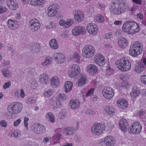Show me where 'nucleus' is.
<instances>
[{"mask_svg": "<svg viewBox=\"0 0 146 146\" xmlns=\"http://www.w3.org/2000/svg\"><path fill=\"white\" fill-rule=\"evenodd\" d=\"M11 82L10 81H9L5 83L3 86V88L4 89H5L7 88H8L11 85Z\"/></svg>", "mask_w": 146, "mask_h": 146, "instance_id": "obj_53", "label": "nucleus"}, {"mask_svg": "<svg viewBox=\"0 0 146 146\" xmlns=\"http://www.w3.org/2000/svg\"><path fill=\"white\" fill-rule=\"evenodd\" d=\"M7 10L6 8L3 6L0 5V14L6 12Z\"/></svg>", "mask_w": 146, "mask_h": 146, "instance_id": "obj_52", "label": "nucleus"}, {"mask_svg": "<svg viewBox=\"0 0 146 146\" xmlns=\"http://www.w3.org/2000/svg\"><path fill=\"white\" fill-rule=\"evenodd\" d=\"M52 94V92L48 90L44 92V94L46 97H48Z\"/></svg>", "mask_w": 146, "mask_h": 146, "instance_id": "obj_54", "label": "nucleus"}, {"mask_svg": "<svg viewBox=\"0 0 146 146\" xmlns=\"http://www.w3.org/2000/svg\"><path fill=\"white\" fill-rule=\"evenodd\" d=\"M75 19L79 22L82 21L84 16L83 13L80 11H76L74 15Z\"/></svg>", "mask_w": 146, "mask_h": 146, "instance_id": "obj_23", "label": "nucleus"}, {"mask_svg": "<svg viewBox=\"0 0 146 146\" xmlns=\"http://www.w3.org/2000/svg\"><path fill=\"white\" fill-rule=\"evenodd\" d=\"M59 81L60 79L58 77H53L52 79L51 83L53 86L56 87L59 85Z\"/></svg>", "mask_w": 146, "mask_h": 146, "instance_id": "obj_32", "label": "nucleus"}, {"mask_svg": "<svg viewBox=\"0 0 146 146\" xmlns=\"http://www.w3.org/2000/svg\"><path fill=\"white\" fill-rule=\"evenodd\" d=\"M40 49V47L38 44H35L32 46L31 50L33 52L37 53L39 52Z\"/></svg>", "mask_w": 146, "mask_h": 146, "instance_id": "obj_35", "label": "nucleus"}, {"mask_svg": "<svg viewBox=\"0 0 146 146\" xmlns=\"http://www.w3.org/2000/svg\"><path fill=\"white\" fill-rule=\"evenodd\" d=\"M35 102V100L33 98H31L28 99L27 103L29 104H34Z\"/></svg>", "mask_w": 146, "mask_h": 146, "instance_id": "obj_56", "label": "nucleus"}, {"mask_svg": "<svg viewBox=\"0 0 146 146\" xmlns=\"http://www.w3.org/2000/svg\"><path fill=\"white\" fill-rule=\"evenodd\" d=\"M73 35L75 36H77L80 34L84 35L86 32L84 28L82 26H78L75 27L72 30Z\"/></svg>", "mask_w": 146, "mask_h": 146, "instance_id": "obj_13", "label": "nucleus"}, {"mask_svg": "<svg viewBox=\"0 0 146 146\" xmlns=\"http://www.w3.org/2000/svg\"><path fill=\"white\" fill-rule=\"evenodd\" d=\"M88 31L90 34L92 35H96L98 31V27L96 24L94 23L89 24L86 27Z\"/></svg>", "mask_w": 146, "mask_h": 146, "instance_id": "obj_12", "label": "nucleus"}, {"mask_svg": "<svg viewBox=\"0 0 146 146\" xmlns=\"http://www.w3.org/2000/svg\"><path fill=\"white\" fill-rule=\"evenodd\" d=\"M63 130V133L66 135H72L74 134L75 132L74 128L70 127L64 128Z\"/></svg>", "mask_w": 146, "mask_h": 146, "instance_id": "obj_22", "label": "nucleus"}, {"mask_svg": "<svg viewBox=\"0 0 146 146\" xmlns=\"http://www.w3.org/2000/svg\"><path fill=\"white\" fill-rule=\"evenodd\" d=\"M97 22L99 23H103L104 21V16L102 15H99L98 16L96 19Z\"/></svg>", "mask_w": 146, "mask_h": 146, "instance_id": "obj_47", "label": "nucleus"}, {"mask_svg": "<svg viewBox=\"0 0 146 146\" xmlns=\"http://www.w3.org/2000/svg\"><path fill=\"white\" fill-rule=\"evenodd\" d=\"M141 80L142 83L146 85V75H143L141 76Z\"/></svg>", "mask_w": 146, "mask_h": 146, "instance_id": "obj_55", "label": "nucleus"}, {"mask_svg": "<svg viewBox=\"0 0 146 146\" xmlns=\"http://www.w3.org/2000/svg\"><path fill=\"white\" fill-rule=\"evenodd\" d=\"M56 108H60L62 106V105L60 103V100H57L56 102Z\"/></svg>", "mask_w": 146, "mask_h": 146, "instance_id": "obj_61", "label": "nucleus"}, {"mask_svg": "<svg viewBox=\"0 0 146 146\" xmlns=\"http://www.w3.org/2000/svg\"><path fill=\"white\" fill-rule=\"evenodd\" d=\"M58 98L60 100L64 101L67 99V97L64 94H60L58 96Z\"/></svg>", "mask_w": 146, "mask_h": 146, "instance_id": "obj_48", "label": "nucleus"}, {"mask_svg": "<svg viewBox=\"0 0 146 146\" xmlns=\"http://www.w3.org/2000/svg\"><path fill=\"white\" fill-rule=\"evenodd\" d=\"M119 125L121 130L125 132L128 130L130 133L139 134L142 129V126L139 122H134L131 126L129 127L127 121L123 118L120 120Z\"/></svg>", "mask_w": 146, "mask_h": 146, "instance_id": "obj_1", "label": "nucleus"}, {"mask_svg": "<svg viewBox=\"0 0 146 146\" xmlns=\"http://www.w3.org/2000/svg\"><path fill=\"white\" fill-rule=\"evenodd\" d=\"M94 88H92L88 90L87 92L86 93L85 96L88 97L93 94L94 92Z\"/></svg>", "mask_w": 146, "mask_h": 146, "instance_id": "obj_49", "label": "nucleus"}, {"mask_svg": "<svg viewBox=\"0 0 146 146\" xmlns=\"http://www.w3.org/2000/svg\"><path fill=\"white\" fill-rule=\"evenodd\" d=\"M123 30L125 32L129 33V34H133L134 33L139 32V26L138 24L134 21H127L123 25Z\"/></svg>", "mask_w": 146, "mask_h": 146, "instance_id": "obj_4", "label": "nucleus"}, {"mask_svg": "<svg viewBox=\"0 0 146 146\" xmlns=\"http://www.w3.org/2000/svg\"><path fill=\"white\" fill-rule=\"evenodd\" d=\"M70 69L72 70L75 71L78 74L79 73L80 68L79 66L77 64H73L71 66Z\"/></svg>", "mask_w": 146, "mask_h": 146, "instance_id": "obj_41", "label": "nucleus"}, {"mask_svg": "<svg viewBox=\"0 0 146 146\" xmlns=\"http://www.w3.org/2000/svg\"><path fill=\"white\" fill-rule=\"evenodd\" d=\"M46 116L49 118L50 121L52 123H54L55 122V120L54 118V115L51 112L48 113Z\"/></svg>", "mask_w": 146, "mask_h": 146, "instance_id": "obj_40", "label": "nucleus"}, {"mask_svg": "<svg viewBox=\"0 0 146 146\" xmlns=\"http://www.w3.org/2000/svg\"><path fill=\"white\" fill-rule=\"evenodd\" d=\"M102 93L104 97L108 99H111L114 94V92L112 88L106 87L102 90Z\"/></svg>", "mask_w": 146, "mask_h": 146, "instance_id": "obj_9", "label": "nucleus"}, {"mask_svg": "<svg viewBox=\"0 0 146 146\" xmlns=\"http://www.w3.org/2000/svg\"><path fill=\"white\" fill-rule=\"evenodd\" d=\"M73 59H76V62L77 63H79L80 61V56L79 54L78 53H75L72 56Z\"/></svg>", "mask_w": 146, "mask_h": 146, "instance_id": "obj_42", "label": "nucleus"}, {"mask_svg": "<svg viewBox=\"0 0 146 146\" xmlns=\"http://www.w3.org/2000/svg\"><path fill=\"white\" fill-rule=\"evenodd\" d=\"M117 104L118 106L123 109H126L128 106L127 102L126 101L123 100L117 101Z\"/></svg>", "mask_w": 146, "mask_h": 146, "instance_id": "obj_25", "label": "nucleus"}, {"mask_svg": "<svg viewBox=\"0 0 146 146\" xmlns=\"http://www.w3.org/2000/svg\"><path fill=\"white\" fill-rule=\"evenodd\" d=\"M60 36L62 37L66 38L68 36V33L67 31H64L61 34Z\"/></svg>", "mask_w": 146, "mask_h": 146, "instance_id": "obj_58", "label": "nucleus"}, {"mask_svg": "<svg viewBox=\"0 0 146 146\" xmlns=\"http://www.w3.org/2000/svg\"><path fill=\"white\" fill-rule=\"evenodd\" d=\"M132 1L136 4L139 5L142 4V0H132Z\"/></svg>", "mask_w": 146, "mask_h": 146, "instance_id": "obj_62", "label": "nucleus"}, {"mask_svg": "<svg viewBox=\"0 0 146 146\" xmlns=\"http://www.w3.org/2000/svg\"><path fill=\"white\" fill-rule=\"evenodd\" d=\"M48 14L50 17H53L54 16L57 12L56 9L52 8L50 6L48 8Z\"/></svg>", "mask_w": 146, "mask_h": 146, "instance_id": "obj_31", "label": "nucleus"}, {"mask_svg": "<svg viewBox=\"0 0 146 146\" xmlns=\"http://www.w3.org/2000/svg\"><path fill=\"white\" fill-rule=\"evenodd\" d=\"M54 59L58 64L64 62L66 60L65 55L61 53H56L53 55Z\"/></svg>", "mask_w": 146, "mask_h": 146, "instance_id": "obj_11", "label": "nucleus"}, {"mask_svg": "<svg viewBox=\"0 0 146 146\" xmlns=\"http://www.w3.org/2000/svg\"><path fill=\"white\" fill-rule=\"evenodd\" d=\"M62 135L57 133L56 134L54 135L52 137V139L54 141V143H58L60 141V139L61 138Z\"/></svg>", "mask_w": 146, "mask_h": 146, "instance_id": "obj_34", "label": "nucleus"}, {"mask_svg": "<svg viewBox=\"0 0 146 146\" xmlns=\"http://www.w3.org/2000/svg\"><path fill=\"white\" fill-rule=\"evenodd\" d=\"M29 120V118L27 117H24V126L27 129H28V123L27 122Z\"/></svg>", "mask_w": 146, "mask_h": 146, "instance_id": "obj_51", "label": "nucleus"}, {"mask_svg": "<svg viewBox=\"0 0 146 146\" xmlns=\"http://www.w3.org/2000/svg\"><path fill=\"white\" fill-rule=\"evenodd\" d=\"M74 23V21L72 19H69L65 23L64 25L65 28H66L69 27Z\"/></svg>", "mask_w": 146, "mask_h": 146, "instance_id": "obj_45", "label": "nucleus"}, {"mask_svg": "<svg viewBox=\"0 0 146 146\" xmlns=\"http://www.w3.org/2000/svg\"><path fill=\"white\" fill-rule=\"evenodd\" d=\"M65 22L63 19L60 20L59 21V24L61 26H63L64 28H65L64 25H65Z\"/></svg>", "mask_w": 146, "mask_h": 146, "instance_id": "obj_63", "label": "nucleus"}, {"mask_svg": "<svg viewBox=\"0 0 146 146\" xmlns=\"http://www.w3.org/2000/svg\"><path fill=\"white\" fill-rule=\"evenodd\" d=\"M38 124H34L31 127V130L34 133L38 134Z\"/></svg>", "mask_w": 146, "mask_h": 146, "instance_id": "obj_38", "label": "nucleus"}, {"mask_svg": "<svg viewBox=\"0 0 146 146\" xmlns=\"http://www.w3.org/2000/svg\"><path fill=\"white\" fill-rule=\"evenodd\" d=\"M95 53V50L94 47L91 45L87 44L85 45L82 49V56L86 58L92 57Z\"/></svg>", "mask_w": 146, "mask_h": 146, "instance_id": "obj_7", "label": "nucleus"}, {"mask_svg": "<svg viewBox=\"0 0 146 146\" xmlns=\"http://www.w3.org/2000/svg\"><path fill=\"white\" fill-rule=\"evenodd\" d=\"M128 43V40L123 37H120L118 40L119 46L122 48H125L127 46Z\"/></svg>", "mask_w": 146, "mask_h": 146, "instance_id": "obj_16", "label": "nucleus"}, {"mask_svg": "<svg viewBox=\"0 0 146 146\" xmlns=\"http://www.w3.org/2000/svg\"><path fill=\"white\" fill-rule=\"evenodd\" d=\"M21 119H19L16 121H14L13 123V125L14 126H16L18 125L21 122Z\"/></svg>", "mask_w": 146, "mask_h": 146, "instance_id": "obj_59", "label": "nucleus"}, {"mask_svg": "<svg viewBox=\"0 0 146 146\" xmlns=\"http://www.w3.org/2000/svg\"><path fill=\"white\" fill-rule=\"evenodd\" d=\"M87 69L88 71L92 75L96 73L98 71V67L93 64L89 65L87 67Z\"/></svg>", "mask_w": 146, "mask_h": 146, "instance_id": "obj_18", "label": "nucleus"}, {"mask_svg": "<svg viewBox=\"0 0 146 146\" xmlns=\"http://www.w3.org/2000/svg\"><path fill=\"white\" fill-rule=\"evenodd\" d=\"M22 104L20 102H17L10 104L7 107V112L6 114L8 118H11L12 115L19 113L22 110Z\"/></svg>", "mask_w": 146, "mask_h": 146, "instance_id": "obj_3", "label": "nucleus"}, {"mask_svg": "<svg viewBox=\"0 0 146 146\" xmlns=\"http://www.w3.org/2000/svg\"><path fill=\"white\" fill-rule=\"evenodd\" d=\"M142 44L137 41L134 42L130 47L129 53L133 56H136L141 53L143 51Z\"/></svg>", "mask_w": 146, "mask_h": 146, "instance_id": "obj_5", "label": "nucleus"}, {"mask_svg": "<svg viewBox=\"0 0 146 146\" xmlns=\"http://www.w3.org/2000/svg\"><path fill=\"white\" fill-rule=\"evenodd\" d=\"M132 90V92L130 93V95L131 97L135 98L138 96L140 92L139 89L136 87H134Z\"/></svg>", "mask_w": 146, "mask_h": 146, "instance_id": "obj_27", "label": "nucleus"}, {"mask_svg": "<svg viewBox=\"0 0 146 146\" xmlns=\"http://www.w3.org/2000/svg\"><path fill=\"white\" fill-rule=\"evenodd\" d=\"M95 62L98 66H102L105 63L104 57L100 53L96 54L94 57Z\"/></svg>", "mask_w": 146, "mask_h": 146, "instance_id": "obj_14", "label": "nucleus"}, {"mask_svg": "<svg viewBox=\"0 0 146 146\" xmlns=\"http://www.w3.org/2000/svg\"><path fill=\"white\" fill-rule=\"evenodd\" d=\"M121 1L120 0H119ZM129 6L125 3V1H121L119 2V4L115 3H112L109 9L110 11H113L115 14L119 15L127 10Z\"/></svg>", "mask_w": 146, "mask_h": 146, "instance_id": "obj_2", "label": "nucleus"}, {"mask_svg": "<svg viewBox=\"0 0 146 146\" xmlns=\"http://www.w3.org/2000/svg\"><path fill=\"white\" fill-rule=\"evenodd\" d=\"M51 63V60L50 59V57H46L44 62L42 63L41 64L43 66L45 65H48Z\"/></svg>", "mask_w": 146, "mask_h": 146, "instance_id": "obj_44", "label": "nucleus"}, {"mask_svg": "<svg viewBox=\"0 0 146 146\" xmlns=\"http://www.w3.org/2000/svg\"><path fill=\"white\" fill-rule=\"evenodd\" d=\"M45 130V127L42 124H38V134L44 133Z\"/></svg>", "mask_w": 146, "mask_h": 146, "instance_id": "obj_37", "label": "nucleus"}, {"mask_svg": "<svg viewBox=\"0 0 146 146\" xmlns=\"http://www.w3.org/2000/svg\"><path fill=\"white\" fill-rule=\"evenodd\" d=\"M131 84L130 83L128 82L124 81L122 82L121 86L122 88L124 89H126L130 87Z\"/></svg>", "mask_w": 146, "mask_h": 146, "instance_id": "obj_46", "label": "nucleus"}, {"mask_svg": "<svg viewBox=\"0 0 146 146\" xmlns=\"http://www.w3.org/2000/svg\"><path fill=\"white\" fill-rule=\"evenodd\" d=\"M106 126L102 122L94 124L92 129V133L95 135H99L102 133L103 130H105Z\"/></svg>", "mask_w": 146, "mask_h": 146, "instance_id": "obj_8", "label": "nucleus"}, {"mask_svg": "<svg viewBox=\"0 0 146 146\" xmlns=\"http://www.w3.org/2000/svg\"><path fill=\"white\" fill-rule=\"evenodd\" d=\"M49 44L50 47L53 49H56L58 47V43L55 38H53L50 40Z\"/></svg>", "mask_w": 146, "mask_h": 146, "instance_id": "obj_29", "label": "nucleus"}, {"mask_svg": "<svg viewBox=\"0 0 146 146\" xmlns=\"http://www.w3.org/2000/svg\"><path fill=\"white\" fill-rule=\"evenodd\" d=\"M94 7L92 5H88L87 6V12L91 13L93 12Z\"/></svg>", "mask_w": 146, "mask_h": 146, "instance_id": "obj_50", "label": "nucleus"}, {"mask_svg": "<svg viewBox=\"0 0 146 146\" xmlns=\"http://www.w3.org/2000/svg\"><path fill=\"white\" fill-rule=\"evenodd\" d=\"M68 74L70 77H74L76 76L78 74L75 71L72 70V69H70L69 72Z\"/></svg>", "mask_w": 146, "mask_h": 146, "instance_id": "obj_43", "label": "nucleus"}, {"mask_svg": "<svg viewBox=\"0 0 146 146\" xmlns=\"http://www.w3.org/2000/svg\"><path fill=\"white\" fill-rule=\"evenodd\" d=\"M80 106V102L77 100H71L70 101L69 106L72 109H76L78 108Z\"/></svg>", "mask_w": 146, "mask_h": 146, "instance_id": "obj_21", "label": "nucleus"}, {"mask_svg": "<svg viewBox=\"0 0 146 146\" xmlns=\"http://www.w3.org/2000/svg\"><path fill=\"white\" fill-rule=\"evenodd\" d=\"M11 135L12 137H17L18 136V133L17 131H14L12 132Z\"/></svg>", "mask_w": 146, "mask_h": 146, "instance_id": "obj_64", "label": "nucleus"}, {"mask_svg": "<svg viewBox=\"0 0 146 146\" xmlns=\"http://www.w3.org/2000/svg\"><path fill=\"white\" fill-rule=\"evenodd\" d=\"M1 125L3 127H5L7 125V123L6 121L4 120H2L0 122Z\"/></svg>", "mask_w": 146, "mask_h": 146, "instance_id": "obj_57", "label": "nucleus"}, {"mask_svg": "<svg viewBox=\"0 0 146 146\" xmlns=\"http://www.w3.org/2000/svg\"><path fill=\"white\" fill-rule=\"evenodd\" d=\"M7 3L8 7L11 10H16L18 7V3L16 0H7Z\"/></svg>", "mask_w": 146, "mask_h": 146, "instance_id": "obj_15", "label": "nucleus"}, {"mask_svg": "<svg viewBox=\"0 0 146 146\" xmlns=\"http://www.w3.org/2000/svg\"><path fill=\"white\" fill-rule=\"evenodd\" d=\"M73 86L72 83L70 81H68L65 83L64 88L65 91L67 93L70 91Z\"/></svg>", "mask_w": 146, "mask_h": 146, "instance_id": "obj_30", "label": "nucleus"}, {"mask_svg": "<svg viewBox=\"0 0 146 146\" xmlns=\"http://www.w3.org/2000/svg\"><path fill=\"white\" fill-rule=\"evenodd\" d=\"M39 80L40 82L43 84H46L49 83L50 81V78L46 74H43L40 75Z\"/></svg>", "mask_w": 146, "mask_h": 146, "instance_id": "obj_17", "label": "nucleus"}, {"mask_svg": "<svg viewBox=\"0 0 146 146\" xmlns=\"http://www.w3.org/2000/svg\"><path fill=\"white\" fill-rule=\"evenodd\" d=\"M104 110L109 115H114L116 111L115 109L111 106H106Z\"/></svg>", "mask_w": 146, "mask_h": 146, "instance_id": "obj_24", "label": "nucleus"}, {"mask_svg": "<svg viewBox=\"0 0 146 146\" xmlns=\"http://www.w3.org/2000/svg\"><path fill=\"white\" fill-rule=\"evenodd\" d=\"M86 78L84 76H82L78 80V82L76 83V85L79 87H81L84 86L86 82Z\"/></svg>", "mask_w": 146, "mask_h": 146, "instance_id": "obj_28", "label": "nucleus"}, {"mask_svg": "<svg viewBox=\"0 0 146 146\" xmlns=\"http://www.w3.org/2000/svg\"><path fill=\"white\" fill-rule=\"evenodd\" d=\"M45 2V0H31L30 3L32 5L40 6L43 5Z\"/></svg>", "mask_w": 146, "mask_h": 146, "instance_id": "obj_26", "label": "nucleus"}, {"mask_svg": "<svg viewBox=\"0 0 146 146\" xmlns=\"http://www.w3.org/2000/svg\"><path fill=\"white\" fill-rule=\"evenodd\" d=\"M115 64L117 67L122 71H126L129 70L131 67L129 61L127 59L124 58H122L119 61H116Z\"/></svg>", "mask_w": 146, "mask_h": 146, "instance_id": "obj_6", "label": "nucleus"}, {"mask_svg": "<svg viewBox=\"0 0 146 146\" xmlns=\"http://www.w3.org/2000/svg\"><path fill=\"white\" fill-rule=\"evenodd\" d=\"M18 23L17 20L10 19L8 20L7 23L8 26L9 28L15 29L17 27Z\"/></svg>", "mask_w": 146, "mask_h": 146, "instance_id": "obj_20", "label": "nucleus"}, {"mask_svg": "<svg viewBox=\"0 0 146 146\" xmlns=\"http://www.w3.org/2000/svg\"><path fill=\"white\" fill-rule=\"evenodd\" d=\"M98 6L100 7V9H101L102 10H103L104 9L105 7L106 6L105 5L102 3H98Z\"/></svg>", "mask_w": 146, "mask_h": 146, "instance_id": "obj_60", "label": "nucleus"}, {"mask_svg": "<svg viewBox=\"0 0 146 146\" xmlns=\"http://www.w3.org/2000/svg\"><path fill=\"white\" fill-rule=\"evenodd\" d=\"M30 28L33 31H35L40 28V22L36 19H31L30 22Z\"/></svg>", "mask_w": 146, "mask_h": 146, "instance_id": "obj_10", "label": "nucleus"}, {"mask_svg": "<svg viewBox=\"0 0 146 146\" xmlns=\"http://www.w3.org/2000/svg\"><path fill=\"white\" fill-rule=\"evenodd\" d=\"M104 143L106 146H113L115 141L111 136H108L105 138Z\"/></svg>", "mask_w": 146, "mask_h": 146, "instance_id": "obj_19", "label": "nucleus"}, {"mask_svg": "<svg viewBox=\"0 0 146 146\" xmlns=\"http://www.w3.org/2000/svg\"><path fill=\"white\" fill-rule=\"evenodd\" d=\"M145 111L143 109H141L137 111V115L138 117H140L143 118L145 117Z\"/></svg>", "mask_w": 146, "mask_h": 146, "instance_id": "obj_39", "label": "nucleus"}, {"mask_svg": "<svg viewBox=\"0 0 146 146\" xmlns=\"http://www.w3.org/2000/svg\"><path fill=\"white\" fill-rule=\"evenodd\" d=\"M144 70V66L143 65L136 66L134 68V71L136 72L140 73Z\"/></svg>", "mask_w": 146, "mask_h": 146, "instance_id": "obj_33", "label": "nucleus"}, {"mask_svg": "<svg viewBox=\"0 0 146 146\" xmlns=\"http://www.w3.org/2000/svg\"><path fill=\"white\" fill-rule=\"evenodd\" d=\"M3 73L4 77L9 78L11 76V73L10 71L6 69H4L2 71Z\"/></svg>", "mask_w": 146, "mask_h": 146, "instance_id": "obj_36", "label": "nucleus"}]
</instances>
